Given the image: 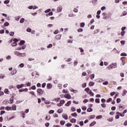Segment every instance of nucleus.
I'll return each mask as SVG.
<instances>
[{
  "instance_id": "f257e3e1",
  "label": "nucleus",
  "mask_w": 127,
  "mask_h": 127,
  "mask_svg": "<svg viewBox=\"0 0 127 127\" xmlns=\"http://www.w3.org/2000/svg\"><path fill=\"white\" fill-rule=\"evenodd\" d=\"M14 54H15L16 56H18V57H24V55H25V53H21L18 51H15Z\"/></svg>"
},
{
  "instance_id": "f03ea898",
  "label": "nucleus",
  "mask_w": 127,
  "mask_h": 127,
  "mask_svg": "<svg viewBox=\"0 0 127 127\" xmlns=\"http://www.w3.org/2000/svg\"><path fill=\"white\" fill-rule=\"evenodd\" d=\"M44 92V90H42V89L39 88L37 89V93L41 96V95H43V93Z\"/></svg>"
},
{
  "instance_id": "7ed1b4c3",
  "label": "nucleus",
  "mask_w": 127,
  "mask_h": 127,
  "mask_svg": "<svg viewBox=\"0 0 127 127\" xmlns=\"http://www.w3.org/2000/svg\"><path fill=\"white\" fill-rule=\"evenodd\" d=\"M64 104H65V100H62L60 101V103L58 104V107H62Z\"/></svg>"
},
{
  "instance_id": "20e7f679",
  "label": "nucleus",
  "mask_w": 127,
  "mask_h": 127,
  "mask_svg": "<svg viewBox=\"0 0 127 127\" xmlns=\"http://www.w3.org/2000/svg\"><path fill=\"white\" fill-rule=\"evenodd\" d=\"M23 87H26V86L24 84H17L16 85V88H17V89H20L21 88H23Z\"/></svg>"
},
{
  "instance_id": "39448f33",
  "label": "nucleus",
  "mask_w": 127,
  "mask_h": 127,
  "mask_svg": "<svg viewBox=\"0 0 127 127\" xmlns=\"http://www.w3.org/2000/svg\"><path fill=\"white\" fill-rule=\"evenodd\" d=\"M103 15V19H108V16H107V14L104 12L102 14Z\"/></svg>"
},
{
  "instance_id": "423d86ee",
  "label": "nucleus",
  "mask_w": 127,
  "mask_h": 127,
  "mask_svg": "<svg viewBox=\"0 0 127 127\" xmlns=\"http://www.w3.org/2000/svg\"><path fill=\"white\" fill-rule=\"evenodd\" d=\"M64 98L68 99V100H70V99H71V95H70V94H65L64 96Z\"/></svg>"
},
{
  "instance_id": "0eeeda50",
  "label": "nucleus",
  "mask_w": 127,
  "mask_h": 127,
  "mask_svg": "<svg viewBox=\"0 0 127 127\" xmlns=\"http://www.w3.org/2000/svg\"><path fill=\"white\" fill-rule=\"evenodd\" d=\"M125 109V107H124V106L123 105L120 104L119 106V111H123Z\"/></svg>"
},
{
  "instance_id": "6e6552de",
  "label": "nucleus",
  "mask_w": 127,
  "mask_h": 127,
  "mask_svg": "<svg viewBox=\"0 0 127 127\" xmlns=\"http://www.w3.org/2000/svg\"><path fill=\"white\" fill-rule=\"evenodd\" d=\"M16 73H17V70H16V69H14L11 71V75H15Z\"/></svg>"
},
{
  "instance_id": "1a4fd4ad",
  "label": "nucleus",
  "mask_w": 127,
  "mask_h": 127,
  "mask_svg": "<svg viewBox=\"0 0 127 127\" xmlns=\"http://www.w3.org/2000/svg\"><path fill=\"white\" fill-rule=\"evenodd\" d=\"M47 87V89H50L52 88V84H51V83H48Z\"/></svg>"
},
{
  "instance_id": "9d476101",
  "label": "nucleus",
  "mask_w": 127,
  "mask_h": 127,
  "mask_svg": "<svg viewBox=\"0 0 127 127\" xmlns=\"http://www.w3.org/2000/svg\"><path fill=\"white\" fill-rule=\"evenodd\" d=\"M62 36V35H57V36H56V39H57V40L61 39Z\"/></svg>"
},
{
  "instance_id": "9b49d317",
  "label": "nucleus",
  "mask_w": 127,
  "mask_h": 127,
  "mask_svg": "<svg viewBox=\"0 0 127 127\" xmlns=\"http://www.w3.org/2000/svg\"><path fill=\"white\" fill-rule=\"evenodd\" d=\"M12 111H16V105H13L12 107H11Z\"/></svg>"
},
{
  "instance_id": "f8f14e48",
  "label": "nucleus",
  "mask_w": 127,
  "mask_h": 127,
  "mask_svg": "<svg viewBox=\"0 0 127 127\" xmlns=\"http://www.w3.org/2000/svg\"><path fill=\"white\" fill-rule=\"evenodd\" d=\"M116 115H118L119 116H120V117H125V114L121 113L119 112L116 113Z\"/></svg>"
},
{
  "instance_id": "ddd939ff",
  "label": "nucleus",
  "mask_w": 127,
  "mask_h": 127,
  "mask_svg": "<svg viewBox=\"0 0 127 127\" xmlns=\"http://www.w3.org/2000/svg\"><path fill=\"white\" fill-rule=\"evenodd\" d=\"M63 118H64V120H68V115L64 114L63 115Z\"/></svg>"
},
{
  "instance_id": "4468645a",
  "label": "nucleus",
  "mask_w": 127,
  "mask_h": 127,
  "mask_svg": "<svg viewBox=\"0 0 127 127\" xmlns=\"http://www.w3.org/2000/svg\"><path fill=\"white\" fill-rule=\"evenodd\" d=\"M57 11H58V12H61L62 11V7H57Z\"/></svg>"
},
{
  "instance_id": "2eb2a0df",
  "label": "nucleus",
  "mask_w": 127,
  "mask_h": 127,
  "mask_svg": "<svg viewBox=\"0 0 127 127\" xmlns=\"http://www.w3.org/2000/svg\"><path fill=\"white\" fill-rule=\"evenodd\" d=\"M76 15L74 14L73 13H70V14H68V17H74V16H75Z\"/></svg>"
},
{
  "instance_id": "dca6fc26",
  "label": "nucleus",
  "mask_w": 127,
  "mask_h": 127,
  "mask_svg": "<svg viewBox=\"0 0 127 127\" xmlns=\"http://www.w3.org/2000/svg\"><path fill=\"white\" fill-rule=\"evenodd\" d=\"M24 85L25 86L27 85V87H30V86H31V82H26V83Z\"/></svg>"
},
{
  "instance_id": "f3484780",
  "label": "nucleus",
  "mask_w": 127,
  "mask_h": 127,
  "mask_svg": "<svg viewBox=\"0 0 127 127\" xmlns=\"http://www.w3.org/2000/svg\"><path fill=\"white\" fill-rule=\"evenodd\" d=\"M90 87H93L95 85V82L90 81L89 84Z\"/></svg>"
},
{
  "instance_id": "a211bd4d",
  "label": "nucleus",
  "mask_w": 127,
  "mask_h": 127,
  "mask_svg": "<svg viewBox=\"0 0 127 127\" xmlns=\"http://www.w3.org/2000/svg\"><path fill=\"white\" fill-rule=\"evenodd\" d=\"M4 93H5V94H6L7 95H8V94H9V91H8V89H5Z\"/></svg>"
},
{
  "instance_id": "6ab92c4d",
  "label": "nucleus",
  "mask_w": 127,
  "mask_h": 127,
  "mask_svg": "<svg viewBox=\"0 0 127 127\" xmlns=\"http://www.w3.org/2000/svg\"><path fill=\"white\" fill-rule=\"evenodd\" d=\"M76 122H77V120H76V119H70V123L75 124V123H76Z\"/></svg>"
},
{
  "instance_id": "aec40b11",
  "label": "nucleus",
  "mask_w": 127,
  "mask_h": 127,
  "mask_svg": "<svg viewBox=\"0 0 127 127\" xmlns=\"http://www.w3.org/2000/svg\"><path fill=\"white\" fill-rule=\"evenodd\" d=\"M70 105H71V101H68L67 102V103L65 104V106L66 107H69V106H70Z\"/></svg>"
},
{
  "instance_id": "412c9836",
  "label": "nucleus",
  "mask_w": 127,
  "mask_h": 127,
  "mask_svg": "<svg viewBox=\"0 0 127 127\" xmlns=\"http://www.w3.org/2000/svg\"><path fill=\"white\" fill-rule=\"evenodd\" d=\"M51 15H53V12H50L48 14H46V16H51Z\"/></svg>"
},
{
  "instance_id": "4be33fe9",
  "label": "nucleus",
  "mask_w": 127,
  "mask_h": 127,
  "mask_svg": "<svg viewBox=\"0 0 127 127\" xmlns=\"http://www.w3.org/2000/svg\"><path fill=\"white\" fill-rule=\"evenodd\" d=\"M19 67H20V68H23V67H24V64L23 63H21L20 64H19Z\"/></svg>"
},
{
  "instance_id": "5701e85b",
  "label": "nucleus",
  "mask_w": 127,
  "mask_h": 127,
  "mask_svg": "<svg viewBox=\"0 0 127 127\" xmlns=\"http://www.w3.org/2000/svg\"><path fill=\"white\" fill-rule=\"evenodd\" d=\"M11 46L14 47V46H16L17 44L16 42H13L12 44H11Z\"/></svg>"
},
{
  "instance_id": "b1692460",
  "label": "nucleus",
  "mask_w": 127,
  "mask_h": 127,
  "mask_svg": "<svg viewBox=\"0 0 127 127\" xmlns=\"http://www.w3.org/2000/svg\"><path fill=\"white\" fill-rule=\"evenodd\" d=\"M84 91L85 92H87V93L88 94L89 93V91H90V88H89L88 87H87L85 89H84Z\"/></svg>"
},
{
  "instance_id": "393cba45",
  "label": "nucleus",
  "mask_w": 127,
  "mask_h": 127,
  "mask_svg": "<svg viewBox=\"0 0 127 127\" xmlns=\"http://www.w3.org/2000/svg\"><path fill=\"white\" fill-rule=\"evenodd\" d=\"M91 97H94V93H93L91 91H89V93H88Z\"/></svg>"
},
{
  "instance_id": "a878e982",
  "label": "nucleus",
  "mask_w": 127,
  "mask_h": 127,
  "mask_svg": "<svg viewBox=\"0 0 127 127\" xmlns=\"http://www.w3.org/2000/svg\"><path fill=\"white\" fill-rule=\"evenodd\" d=\"M6 110L7 111H12V109H11V107H8V106H7V107H6Z\"/></svg>"
},
{
  "instance_id": "bb28decb",
  "label": "nucleus",
  "mask_w": 127,
  "mask_h": 127,
  "mask_svg": "<svg viewBox=\"0 0 127 127\" xmlns=\"http://www.w3.org/2000/svg\"><path fill=\"white\" fill-rule=\"evenodd\" d=\"M102 118H103V116H102V115H99V116H98L96 117L97 120H100Z\"/></svg>"
},
{
  "instance_id": "cd10ccee",
  "label": "nucleus",
  "mask_w": 127,
  "mask_h": 127,
  "mask_svg": "<svg viewBox=\"0 0 127 127\" xmlns=\"http://www.w3.org/2000/svg\"><path fill=\"white\" fill-rule=\"evenodd\" d=\"M127 13L126 11L123 12V13L121 15V16H126L127 15Z\"/></svg>"
},
{
  "instance_id": "c85d7f7f",
  "label": "nucleus",
  "mask_w": 127,
  "mask_h": 127,
  "mask_svg": "<svg viewBox=\"0 0 127 127\" xmlns=\"http://www.w3.org/2000/svg\"><path fill=\"white\" fill-rule=\"evenodd\" d=\"M53 45L52 44H50L47 46V48H52Z\"/></svg>"
},
{
  "instance_id": "c756f323",
  "label": "nucleus",
  "mask_w": 127,
  "mask_h": 127,
  "mask_svg": "<svg viewBox=\"0 0 127 127\" xmlns=\"http://www.w3.org/2000/svg\"><path fill=\"white\" fill-rule=\"evenodd\" d=\"M71 116L72 117H74V118H76V117H77V116H78V114H77L76 113H74L71 114Z\"/></svg>"
},
{
  "instance_id": "7c9ffc66",
  "label": "nucleus",
  "mask_w": 127,
  "mask_h": 127,
  "mask_svg": "<svg viewBox=\"0 0 127 127\" xmlns=\"http://www.w3.org/2000/svg\"><path fill=\"white\" fill-rule=\"evenodd\" d=\"M9 0H5L3 1V3H4V4H7V3H9Z\"/></svg>"
},
{
  "instance_id": "2f4dec72",
  "label": "nucleus",
  "mask_w": 127,
  "mask_h": 127,
  "mask_svg": "<svg viewBox=\"0 0 127 127\" xmlns=\"http://www.w3.org/2000/svg\"><path fill=\"white\" fill-rule=\"evenodd\" d=\"M60 100V98L59 97L55 98L53 99V101H55V102H59Z\"/></svg>"
},
{
  "instance_id": "473e14b6",
  "label": "nucleus",
  "mask_w": 127,
  "mask_h": 127,
  "mask_svg": "<svg viewBox=\"0 0 127 127\" xmlns=\"http://www.w3.org/2000/svg\"><path fill=\"white\" fill-rule=\"evenodd\" d=\"M94 125H96V121H93L92 123H91L90 124V127H93V126H94Z\"/></svg>"
},
{
  "instance_id": "72a5a7b5",
  "label": "nucleus",
  "mask_w": 127,
  "mask_h": 127,
  "mask_svg": "<svg viewBox=\"0 0 127 127\" xmlns=\"http://www.w3.org/2000/svg\"><path fill=\"white\" fill-rule=\"evenodd\" d=\"M24 43H25V41L24 40H21L19 43V45H23Z\"/></svg>"
},
{
  "instance_id": "f704fd0d",
  "label": "nucleus",
  "mask_w": 127,
  "mask_h": 127,
  "mask_svg": "<svg viewBox=\"0 0 127 127\" xmlns=\"http://www.w3.org/2000/svg\"><path fill=\"white\" fill-rule=\"evenodd\" d=\"M15 20H17V21H18V20H19V19L20 18V16H16L15 17Z\"/></svg>"
},
{
  "instance_id": "c9c22d12",
  "label": "nucleus",
  "mask_w": 127,
  "mask_h": 127,
  "mask_svg": "<svg viewBox=\"0 0 127 127\" xmlns=\"http://www.w3.org/2000/svg\"><path fill=\"white\" fill-rule=\"evenodd\" d=\"M26 31H27V32H31V31H32V30L30 28H28L26 29Z\"/></svg>"
},
{
  "instance_id": "e433bc0d",
  "label": "nucleus",
  "mask_w": 127,
  "mask_h": 127,
  "mask_svg": "<svg viewBox=\"0 0 127 127\" xmlns=\"http://www.w3.org/2000/svg\"><path fill=\"white\" fill-rule=\"evenodd\" d=\"M112 66H113V65H112V64H110V65H108L107 66V69L108 70H112Z\"/></svg>"
},
{
  "instance_id": "4c0bfd02",
  "label": "nucleus",
  "mask_w": 127,
  "mask_h": 127,
  "mask_svg": "<svg viewBox=\"0 0 127 127\" xmlns=\"http://www.w3.org/2000/svg\"><path fill=\"white\" fill-rule=\"evenodd\" d=\"M74 66H77L78 65V61H74L73 63Z\"/></svg>"
},
{
  "instance_id": "58836bf2",
  "label": "nucleus",
  "mask_w": 127,
  "mask_h": 127,
  "mask_svg": "<svg viewBox=\"0 0 127 127\" xmlns=\"http://www.w3.org/2000/svg\"><path fill=\"white\" fill-rule=\"evenodd\" d=\"M60 123L61 126H64L65 125V121H61Z\"/></svg>"
},
{
  "instance_id": "ea45409f",
  "label": "nucleus",
  "mask_w": 127,
  "mask_h": 127,
  "mask_svg": "<svg viewBox=\"0 0 127 127\" xmlns=\"http://www.w3.org/2000/svg\"><path fill=\"white\" fill-rule=\"evenodd\" d=\"M95 102L97 103V104H100V99L99 98L96 99Z\"/></svg>"
},
{
  "instance_id": "a19ab883",
  "label": "nucleus",
  "mask_w": 127,
  "mask_h": 127,
  "mask_svg": "<svg viewBox=\"0 0 127 127\" xmlns=\"http://www.w3.org/2000/svg\"><path fill=\"white\" fill-rule=\"evenodd\" d=\"M88 113H91V112H93V109L92 108H88L87 110Z\"/></svg>"
},
{
  "instance_id": "79ce46f5",
  "label": "nucleus",
  "mask_w": 127,
  "mask_h": 127,
  "mask_svg": "<svg viewBox=\"0 0 127 127\" xmlns=\"http://www.w3.org/2000/svg\"><path fill=\"white\" fill-rule=\"evenodd\" d=\"M127 93V90H123V93L122 94V96H123V97L126 96V95H127V93Z\"/></svg>"
},
{
  "instance_id": "37998d69",
  "label": "nucleus",
  "mask_w": 127,
  "mask_h": 127,
  "mask_svg": "<svg viewBox=\"0 0 127 127\" xmlns=\"http://www.w3.org/2000/svg\"><path fill=\"white\" fill-rule=\"evenodd\" d=\"M25 19L24 18H22L20 20V23H23L24 22Z\"/></svg>"
},
{
  "instance_id": "c03bdc74",
  "label": "nucleus",
  "mask_w": 127,
  "mask_h": 127,
  "mask_svg": "<svg viewBox=\"0 0 127 127\" xmlns=\"http://www.w3.org/2000/svg\"><path fill=\"white\" fill-rule=\"evenodd\" d=\"M46 120L49 121L50 120V115H48L46 117Z\"/></svg>"
},
{
  "instance_id": "a18cd8bd",
  "label": "nucleus",
  "mask_w": 127,
  "mask_h": 127,
  "mask_svg": "<svg viewBox=\"0 0 127 127\" xmlns=\"http://www.w3.org/2000/svg\"><path fill=\"white\" fill-rule=\"evenodd\" d=\"M50 11H51V9H48L45 11V13H48V12H50Z\"/></svg>"
},
{
  "instance_id": "49530a36",
  "label": "nucleus",
  "mask_w": 127,
  "mask_h": 127,
  "mask_svg": "<svg viewBox=\"0 0 127 127\" xmlns=\"http://www.w3.org/2000/svg\"><path fill=\"white\" fill-rule=\"evenodd\" d=\"M8 25H9L8 22H6L4 23V26H8Z\"/></svg>"
},
{
  "instance_id": "de8ad7c7",
  "label": "nucleus",
  "mask_w": 127,
  "mask_h": 127,
  "mask_svg": "<svg viewBox=\"0 0 127 127\" xmlns=\"http://www.w3.org/2000/svg\"><path fill=\"white\" fill-rule=\"evenodd\" d=\"M103 85H104L105 86H107V85H109V81H105L103 82Z\"/></svg>"
},
{
  "instance_id": "09e8293b",
  "label": "nucleus",
  "mask_w": 127,
  "mask_h": 127,
  "mask_svg": "<svg viewBox=\"0 0 127 127\" xmlns=\"http://www.w3.org/2000/svg\"><path fill=\"white\" fill-rule=\"evenodd\" d=\"M82 88H86V87H87V83H84L82 85Z\"/></svg>"
},
{
  "instance_id": "8fccbe9b",
  "label": "nucleus",
  "mask_w": 127,
  "mask_h": 127,
  "mask_svg": "<svg viewBox=\"0 0 127 127\" xmlns=\"http://www.w3.org/2000/svg\"><path fill=\"white\" fill-rule=\"evenodd\" d=\"M85 27V23L82 22L80 24V27Z\"/></svg>"
},
{
  "instance_id": "3c124183",
  "label": "nucleus",
  "mask_w": 127,
  "mask_h": 127,
  "mask_svg": "<svg viewBox=\"0 0 127 127\" xmlns=\"http://www.w3.org/2000/svg\"><path fill=\"white\" fill-rule=\"evenodd\" d=\"M90 76L91 77V80H93V79H94V78H95V74H92L90 75Z\"/></svg>"
},
{
  "instance_id": "603ef678",
  "label": "nucleus",
  "mask_w": 127,
  "mask_h": 127,
  "mask_svg": "<svg viewBox=\"0 0 127 127\" xmlns=\"http://www.w3.org/2000/svg\"><path fill=\"white\" fill-rule=\"evenodd\" d=\"M62 112H63V110H62V109H59L58 110V113L59 114H61V113H62Z\"/></svg>"
},
{
  "instance_id": "864d4df0",
  "label": "nucleus",
  "mask_w": 127,
  "mask_h": 127,
  "mask_svg": "<svg viewBox=\"0 0 127 127\" xmlns=\"http://www.w3.org/2000/svg\"><path fill=\"white\" fill-rule=\"evenodd\" d=\"M5 111H1L0 115V116H2V115H3V114H5Z\"/></svg>"
},
{
  "instance_id": "5fc2aeb1",
  "label": "nucleus",
  "mask_w": 127,
  "mask_h": 127,
  "mask_svg": "<svg viewBox=\"0 0 127 127\" xmlns=\"http://www.w3.org/2000/svg\"><path fill=\"white\" fill-rule=\"evenodd\" d=\"M127 53H122L121 54V56H127Z\"/></svg>"
},
{
  "instance_id": "6e6d98bb",
  "label": "nucleus",
  "mask_w": 127,
  "mask_h": 127,
  "mask_svg": "<svg viewBox=\"0 0 127 127\" xmlns=\"http://www.w3.org/2000/svg\"><path fill=\"white\" fill-rule=\"evenodd\" d=\"M63 93H64V94L68 93V90L64 89L63 90Z\"/></svg>"
},
{
  "instance_id": "4d7b16f0",
  "label": "nucleus",
  "mask_w": 127,
  "mask_h": 127,
  "mask_svg": "<svg viewBox=\"0 0 127 127\" xmlns=\"http://www.w3.org/2000/svg\"><path fill=\"white\" fill-rule=\"evenodd\" d=\"M4 33V30H0V34H3Z\"/></svg>"
},
{
  "instance_id": "13d9d810",
  "label": "nucleus",
  "mask_w": 127,
  "mask_h": 127,
  "mask_svg": "<svg viewBox=\"0 0 127 127\" xmlns=\"http://www.w3.org/2000/svg\"><path fill=\"white\" fill-rule=\"evenodd\" d=\"M9 34H10V36H13V35H14V32H10L9 33Z\"/></svg>"
},
{
  "instance_id": "bf43d9fd",
  "label": "nucleus",
  "mask_w": 127,
  "mask_h": 127,
  "mask_svg": "<svg viewBox=\"0 0 127 127\" xmlns=\"http://www.w3.org/2000/svg\"><path fill=\"white\" fill-rule=\"evenodd\" d=\"M112 98H109V99H107V103H110V102H112Z\"/></svg>"
},
{
  "instance_id": "052dcab7",
  "label": "nucleus",
  "mask_w": 127,
  "mask_h": 127,
  "mask_svg": "<svg viewBox=\"0 0 127 127\" xmlns=\"http://www.w3.org/2000/svg\"><path fill=\"white\" fill-rule=\"evenodd\" d=\"M31 89H32V90H35L36 89V87L35 85H33L31 87Z\"/></svg>"
},
{
  "instance_id": "680f3d73",
  "label": "nucleus",
  "mask_w": 127,
  "mask_h": 127,
  "mask_svg": "<svg viewBox=\"0 0 127 127\" xmlns=\"http://www.w3.org/2000/svg\"><path fill=\"white\" fill-rule=\"evenodd\" d=\"M66 127H71V126H72V124L67 123V124H66Z\"/></svg>"
},
{
  "instance_id": "e2e57ef3",
  "label": "nucleus",
  "mask_w": 127,
  "mask_h": 127,
  "mask_svg": "<svg viewBox=\"0 0 127 127\" xmlns=\"http://www.w3.org/2000/svg\"><path fill=\"white\" fill-rule=\"evenodd\" d=\"M45 86H46V83H43L42 84V88H45Z\"/></svg>"
},
{
  "instance_id": "0e129e2a",
  "label": "nucleus",
  "mask_w": 127,
  "mask_h": 127,
  "mask_svg": "<svg viewBox=\"0 0 127 127\" xmlns=\"http://www.w3.org/2000/svg\"><path fill=\"white\" fill-rule=\"evenodd\" d=\"M49 114H54V110H50L49 112Z\"/></svg>"
},
{
  "instance_id": "69168bd1",
  "label": "nucleus",
  "mask_w": 127,
  "mask_h": 127,
  "mask_svg": "<svg viewBox=\"0 0 127 127\" xmlns=\"http://www.w3.org/2000/svg\"><path fill=\"white\" fill-rule=\"evenodd\" d=\"M101 106L102 107V108H106V107H107V105L103 103L101 104Z\"/></svg>"
},
{
  "instance_id": "338daca9",
  "label": "nucleus",
  "mask_w": 127,
  "mask_h": 127,
  "mask_svg": "<svg viewBox=\"0 0 127 127\" xmlns=\"http://www.w3.org/2000/svg\"><path fill=\"white\" fill-rule=\"evenodd\" d=\"M4 78V75L3 74L0 75V79H3Z\"/></svg>"
},
{
  "instance_id": "774afa93",
  "label": "nucleus",
  "mask_w": 127,
  "mask_h": 127,
  "mask_svg": "<svg viewBox=\"0 0 127 127\" xmlns=\"http://www.w3.org/2000/svg\"><path fill=\"white\" fill-rule=\"evenodd\" d=\"M112 66H114V68H117V64H116V63H114V64H112Z\"/></svg>"
}]
</instances>
